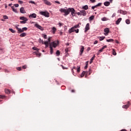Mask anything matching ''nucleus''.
<instances>
[{
    "instance_id": "1",
    "label": "nucleus",
    "mask_w": 131,
    "mask_h": 131,
    "mask_svg": "<svg viewBox=\"0 0 131 131\" xmlns=\"http://www.w3.org/2000/svg\"><path fill=\"white\" fill-rule=\"evenodd\" d=\"M60 12L61 13H64V16H68V15H69L70 14V12H71V15L72 17H74L75 16V14L76 13V11H75V9L74 8H68L67 9H65L63 8H61L59 10Z\"/></svg>"
},
{
    "instance_id": "2",
    "label": "nucleus",
    "mask_w": 131,
    "mask_h": 131,
    "mask_svg": "<svg viewBox=\"0 0 131 131\" xmlns=\"http://www.w3.org/2000/svg\"><path fill=\"white\" fill-rule=\"evenodd\" d=\"M92 72H91V69H89V72H84L83 71L81 74V77H83L84 75H85V77L88 76V75H91Z\"/></svg>"
},
{
    "instance_id": "3",
    "label": "nucleus",
    "mask_w": 131,
    "mask_h": 131,
    "mask_svg": "<svg viewBox=\"0 0 131 131\" xmlns=\"http://www.w3.org/2000/svg\"><path fill=\"white\" fill-rule=\"evenodd\" d=\"M40 14L42 16H45V17H50V13L48 12L41 11L40 12Z\"/></svg>"
},
{
    "instance_id": "4",
    "label": "nucleus",
    "mask_w": 131,
    "mask_h": 131,
    "mask_svg": "<svg viewBox=\"0 0 131 131\" xmlns=\"http://www.w3.org/2000/svg\"><path fill=\"white\" fill-rule=\"evenodd\" d=\"M104 32H105L104 35H108V33H109V32H110V30H109V28H105L104 29Z\"/></svg>"
},
{
    "instance_id": "5",
    "label": "nucleus",
    "mask_w": 131,
    "mask_h": 131,
    "mask_svg": "<svg viewBox=\"0 0 131 131\" xmlns=\"http://www.w3.org/2000/svg\"><path fill=\"white\" fill-rule=\"evenodd\" d=\"M80 12L81 13V16H83L84 17H85V16H86V11H85V10H80Z\"/></svg>"
},
{
    "instance_id": "6",
    "label": "nucleus",
    "mask_w": 131,
    "mask_h": 131,
    "mask_svg": "<svg viewBox=\"0 0 131 131\" xmlns=\"http://www.w3.org/2000/svg\"><path fill=\"white\" fill-rule=\"evenodd\" d=\"M90 30V24L88 23L86 25L85 28V30H84V32H88V31Z\"/></svg>"
},
{
    "instance_id": "7",
    "label": "nucleus",
    "mask_w": 131,
    "mask_h": 131,
    "mask_svg": "<svg viewBox=\"0 0 131 131\" xmlns=\"http://www.w3.org/2000/svg\"><path fill=\"white\" fill-rule=\"evenodd\" d=\"M43 2L45 5H47V6H52V3H51V2H49L48 0H43Z\"/></svg>"
},
{
    "instance_id": "8",
    "label": "nucleus",
    "mask_w": 131,
    "mask_h": 131,
    "mask_svg": "<svg viewBox=\"0 0 131 131\" xmlns=\"http://www.w3.org/2000/svg\"><path fill=\"white\" fill-rule=\"evenodd\" d=\"M84 51V47L81 46L80 50V56H82V53H83V51Z\"/></svg>"
},
{
    "instance_id": "9",
    "label": "nucleus",
    "mask_w": 131,
    "mask_h": 131,
    "mask_svg": "<svg viewBox=\"0 0 131 131\" xmlns=\"http://www.w3.org/2000/svg\"><path fill=\"white\" fill-rule=\"evenodd\" d=\"M35 27H37V28H38V29H40V30H43V28H42L41 26H39L38 24H36L35 25Z\"/></svg>"
},
{
    "instance_id": "10",
    "label": "nucleus",
    "mask_w": 131,
    "mask_h": 131,
    "mask_svg": "<svg viewBox=\"0 0 131 131\" xmlns=\"http://www.w3.org/2000/svg\"><path fill=\"white\" fill-rule=\"evenodd\" d=\"M106 48H107V45H105L104 46H103L101 49L99 50V53L100 54L101 53H102V52H103V51H104V50H105V49H106Z\"/></svg>"
},
{
    "instance_id": "11",
    "label": "nucleus",
    "mask_w": 131,
    "mask_h": 131,
    "mask_svg": "<svg viewBox=\"0 0 131 131\" xmlns=\"http://www.w3.org/2000/svg\"><path fill=\"white\" fill-rule=\"evenodd\" d=\"M51 46V47H53V48H56L57 47V43L55 42V41L51 42L50 45V47Z\"/></svg>"
},
{
    "instance_id": "12",
    "label": "nucleus",
    "mask_w": 131,
    "mask_h": 131,
    "mask_svg": "<svg viewBox=\"0 0 131 131\" xmlns=\"http://www.w3.org/2000/svg\"><path fill=\"white\" fill-rule=\"evenodd\" d=\"M20 12L21 13V14H25L26 13V11H25V10H24V7H21L20 9Z\"/></svg>"
},
{
    "instance_id": "13",
    "label": "nucleus",
    "mask_w": 131,
    "mask_h": 131,
    "mask_svg": "<svg viewBox=\"0 0 131 131\" xmlns=\"http://www.w3.org/2000/svg\"><path fill=\"white\" fill-rule=\"evenodd\" d=\"M30 18H36V14L35 13H32V14H30V15L29 16Z\"/></svg>"
},
{
    "instance_id": "14",
    "label": "nucleus",
    "mask_w": 131,
    "mask_h": 131,
    "mask_svg": "<svg viewBox=\"0 0 131 131\" xmlns=\"http://www.w3.org/2000/svg\"><path fill=\"white\" fill-rule=\"evenodd\" d=\"M128 107H129V103H128L127 104L122 106V108L124 109H127Z\"/></svg>"
},
{
    "instance_id": "15",
    "label": "nucleus",
    "mask_w": 131,
    "mask_h": 131,
    "mask_svg": "<svg viewBox=\"0 0 131 131\" xmlns=\"http://www.w3.org/2000/svg\"><path fill=\"white\" fill-rule=\"evenodd\" d=\"M121 20H122V18H119L117 20H116V24H117V25H118V24H119L120 22H121Z\"/></svg>"
},
{
    "instance_id": "16",
    "label": "nucleus",
    "mask_w": 131,
    "mask_h": 131,
    "mask_svg": "<svg viewBox=\"0 0 131 131\" xmlns=\"http://www.w3.org/2000/svg\"><path fill=\"white\" fill-rule=\"evenodd\" d=\"M75 31V29L74 28L72 27L69 30V33H72V32H74Z\"/></svg>"
},
{
    "instance_id": "17",
    "label": "nucleus",
    "mask_w": 131,
    "mask_h": 131,
    "mask_svg": "<svg viewBox=\"0 0 131 131\" xmlns=\"http://www.w3.org/2000/svg\"><path fill=\"white\" fill-rule=\"evenodd\" d=\"M104 6H105V7H108V6H110V2H105L104 3Z\"/></svg>"
},
{
    "instance_id": "18",
    "label": "nucleus",
    "mask_w": 131,
    "mask_h": 131,
    "mask_svg": "<svg viewBox=\"0 0 131 131\" xmlns=\"http://www.w3.org/2000/svg\"><path fill=\"white\" fill-rule=\"evenodd\" d=\"M26 35H27L26 33H23L20 34L19 36H20V37H25V36H26Z\"/></svg>"
},
{
    "instance_id": "19",
    "label": "nucleus",
    "mask_w": 131,
    "mask_h": 131,
    "mask_svg": "<svg viewBox=\"0 0 131 131\" xmlns=\"http://www.w3.org/2000/svg\"><path fill=\"white\" fill-rule=\"evenodd\" d=\"M28 21V19L26 18L24 20H23V21H20V23L21 24H25V23H26V21Z\"/></svg>"
},
{
    "instance_id": "20",
    "label": "nucleus",
    "mask_w": 131,
    "mask_h": 131,
    "mask_svg": "<svg viewBox=\"0 0 131 131\" xmlns=\"http://www.w3.org/2000/svg\"><path fill=\"white\" fill-rule=\"evenodd\" d=\"M50 54L51 55H52L53 53H54V51L53 49V47L51 46H50Z\"/></svg>"
},
{
    "instance_id": "21",
    "label": "nucleus",
    "mask_w": 131,
    "mask_h": 131,
    "mask_svg": "<svg viewBox=\"0 0 131 131\" xmlns=\"http://www.w3.org/2000/svg\"><path fill=\"white\" fill-rule=\"evenodd\" d=\"M5 93L6 94H7V95H10V94H11V91H10V90H5Z\"/></svg>"
},
{
    "instance_id": "22",
    "label": "nucleus",
    "mask_w": 131,
    "mask_h": 131,
    "mask_svg": "<svg viewBox=\"0 0 131 131\" xmlns=\"http://www.w3.org/2000/svg\"><path fill=\"white\" fill-rule=\"evenodd\" d=\"M22 32H23V29H21V28H18V29L17 30V33H22Z\"/></svg>"
},
{
    "instance_id": "23",
    "label": "nucleus",
    "mask_w": 131,
    "mask_h": 131,
    "mask_svg": "<svg viewBox=\"0 0 131 131\" xmlns=\"http://www.w3.org/2000/svg\"><path fill=\"white\" fill-rule=\"evenodd\" d=\"M52 31L53 33L55 34L56 33V31H57V29L55 27H53L52 28Z\"/></svg>"
},
{
    "instance_id": "24",
    "label": "nucleus",
    "mask_w": 131,
    "mask_h": 131,
    "mask_svg": "<svg viewBox=\"0 0 131 131\" xmlns=\"http://www.w3.org/2000/svg\"><path fill=\"white\" fill-rule=\"evenodd\" d=\"M94 18H95V16L92 15V16H90V17L89 18L90 21H93V20H94Z\"/></svg>"
},
{
    "instance_id": "25",
    "label": "nucleus",
    "mask_w": 131,
    "mask_h": 131,
    "mask_svg": "<svg viewBox=\"0 0 131 131\" xmlns=\"http://www.w3.org/2000/svg\"><path fill=\"white\" fill-rule=\"evenodd\" d=\"M82 9H83V10H88L89 6L88 5H85L82 7Z\"/></svg>"
},
{
    "instance_id": "26",
    "label": "nucleus",
    "mask_w": 131,
    "mask_h": 131,
    "mask_svg": "<svg viewBox=\"0 0 131 131\" xmlns=\"http://www.w3.org/2000/svg\"><path fill=\"white\" fill-rule=\"evenodd\" d=\"M80 72V67L78 66L77 68V72H78V73H79Z\"/></svg>"
},
{
    "instance_id": "27",
    "label": "nucleus",
    "mask_w": 131,
    "mask_h": 131,
    "mask_svg": "<svg viewBox=\"0 0 131 131\" xmlns=\"http://www.w3.org/2000/svg\"><path fill=\"white\" fill-rule=\"evenodd\" d=\"M106 41H107V42H112V41H114V40L113 39H106Z\"/></svg>"
},
{
    "instance_id": "28",
    "label": "nucleus",
    "mask_w": 131,
    "mask_h": 131,
    "mask_svg": "<svg viewBox=\"0 0 131 131\" xmlns=\"http://www.w3.org/2000/svg\"><path fill=\"white\" fill-rule=\"evenodd\" d=\"M11 9H12L13 12H15V13H17V9H15V8H14V6H12Z\"/></svg>"
},
{
    "instance_id": "29",
    "label": "nucleus",
    "mask_w": 131,
    "mask_h": 131,
    "mask_svg": "<svg viewBox=\"0 0 131 131\" xmlns=\"http://www.w3.org/2000/svg\"><path fill=\"white\" fill-rule=\"evenodd\" d=\"M9 30L12 33H16V31L13 30V29H9Z\"/></svg>"
},
{
    "instance_id": "30",
    "label": "nucleus",
    "mask_w": 131,
    "mask_h": 131,
    "mask_svg": "<svg viewBox=\"0 0 131 131\" xmlns=\"http://www.w3.org/2000/svg\"><path fill=\"white\" fill-rule=\"evenodd\" d=\"M43 43L46 47H49V41H45Z\"/></svg>"
},
{
    "instance_id": "31",
    "label": "nucleus",
    "mask_w": 131,
    "mask_h": 131,
    "mask_svg": "<svg viewBox=\"0 0 131 131\" xmlns=\"http://www.w3.org/2000/svg\"><path fill=\"white\" fill-rule=\"evenodd\" d=\"M34 53L36 54L37 57H40L41 54L40 53H38V52H34Z\"/></svg>"
},
{
    "instance_id": "32",
    "label": "nucleus",
    "mask_w": 131,
    "mask_h": 131,
    "mask_svg": "<svg viewBox=\"0 0 131 131\" xmlns=\"http://www.w3.org/2000/svg\"><path fill=\"white\" fill-rule=\"evenodd\" d=\"M56 56H60V51L57 50L56 51Z\"/></svg>"
},
{
    "instance_id": "33",
    "label": "nucleus",
    "mask_w": 131,
    "mask_h": 131,
    "mask_svg": "<svg viewBox=\"0 0 131 131\" xmlns=\"http://www.w3.org/2000/svg\"><path fill=\"white\" fill-rule=\"evenodd\" d=\"M25 19H27V18L26 17H24V16H21V17H20V20H25Z\"/></svg>"
},
{
    "instance_id": "34",
    "label": "nucleus",
    "mask_w": 131,
    "mask_h": 131,
    "mask_svg": "<svg viewBox=\"0 0 131 131\" xmlns=\"http://www.w3.org/2000/svg\"><path fill=\"white\" fill-rule=\"evenodd\" d=\"M39 42L43 45L45 41H43V40H42L41 38H39Z\"/></svg>"
},
{
    "instance_id": "35",
    "label": "nucleus",
    "mask_w": 131,
    "mask_h": 131,
    "mask_svg": "<svg viewBox=\"0 0 131 131\" xmlns=\"http://www.w3.org/2000/svg\"><path fill=\"white\" fill-rule=\"evenodd\" d=\"M33 50H34V51H38L39 50V49H38V48H37L35 47H33Z\"/></svg>"
},
{
    "instance_id": "36",
    "label": "nucleus",
    "mask_w": 131,
    "mask_h": 131,
    "mask_svg": "<svg viewBox=\"0 0 131 131\" xmlns=\"http://www.w3.org/2000/svg\"><path fill=\"white\" fill-rule=\"evenodd\" d=\"M89 65V61L86 62V66L84 67V69H88V66Z\"/></svg>"
},
{
    "instance_id": "37",
    "label": "nucleus",
    "mask_w": 131,
    "mask_h": 131,
    "mask_svg": "<svg viewBox=\"0 0 131 131\" xmlns=\"http://www.w3.org/2000/svg\"><path fill=\"white\" fill-rule=\"evenodd\" d=\"M125 23L126 24H129L130 23V20H129V19H126Z\"/></svg>"
},
{
    "instance_id": "38",
    "label": "nucleus",
    "mask_w": 131,
    "mask_h": 131,
    "mask_svg": "<svg viewBox=\"0 0 131 131\" xmlns=\"http://www.w3.org/2000/svg\"><path fill=\"white\" fill-rule=\"evenodd\" d=\"M99 39H100V41L103 40V39H105V36L100 37Z\"/></svg>"
},
{
    "instance_id": "39",
    "label": "nucleus",
    "mask_w": 131,
    "mask_h": 131,
    "mask_svg": "<svg viewBox=\"0 0 131 131\" xmlns=\"http://www.w3.org/2000/svg\"><path fill=\"white\" fill-rule=\"evenodd\" d=\"M16 69L18 71H21V70H22V68L21 67H17V68H16Z\"/></svg>"
},
{
    "instance_id": "40",
    "label": "nucleus",
    "mask_w": 131,
    "mask_h": 131,
    "mask_svg": "<svg viewBox=\"0 0 131 131\" xmlns=\"http://www.w3.org/2000/svg\"><path fill=\"white\" fill-rule=\"evenodd\" d=\"M79 27V25H77L74 26L73 28H74V29H75V28H78Z\"/></svg>"
},
{
    "instance_id": "41",
    "label": "nucleus",
    "mask_w": 131,
    "mask_h": 131,
    "mask_svg": "<svg viewBox=\"0 0 131 131\" xmlns=\"http://www.w3.org/2000/svg\"><path fill=\"white\" fill-rule=\"evenodd\" d=\"M29 4H33V5H36V3L34 2V1H30L29 2Z\"/></svg>"
},
{
    "instance_id": "42",
    "label": "nucleus",
    "mask_w": 131,
    "mask_h": 131,
    "mask_svg": "<svg viewBox=\"0 0 131 131\" xmlns=\"http://www.w3.org/2000/svg\"><path fill=\"white\" fill-rule=\"evenodd\" d=\"M101 6H102V3H99L96 5V8H98V7H101Z\"/></svg>"
},
{
    "instance_id": "43",
    "label": "nucleus",
    "mask_w": 131,
    "mask_h": 131,
    "mask_svg": "<svg viewBox=\"0 0 131 131\" xmlns=\"http://www.w3.org/2000/svg\"><path fill=\"white\" fill-rule=\"evenodd\" d=\"M113 55H114V56H116V52H115V50L114 49H113Z\"/></svg>"
},
{
    "instance_id": "44",
    "label": "nucleus",
    "mask_w": 131,
    "mask_h": 131,
    "mask_svg": "<svg viewBox=\"0 0 131 131\" xmlns=\"http://www.w3.org/2000/svg\"><path fill=\"white\" fill-rule=\"evenodd\" d=\"M4 98H6V96H5V95H0V99H4Z\"/></svg>"
},
{
    "instance_id": "45",
    "label": "nucleus",
    "mask_w": 131,
    "mask_h": 131,
    "mask_svg": "<svg viewBox=\"0 0 131 131\" xmlns=\"http://www.w3.org/2000/svg\"><path fill=\"white\" fill-rule=\"evenodd\" d=\"M95 58H96V56L94 55L91 59V60L92 61H94V60H95Z\"/></svg>"
},
{
    "instance_id": "46",
    "label": "nucleus",
    "mask_w": 131,
    "mask_h": 131,
    "mask_svg": "<svg viewBox=\"0 0 131 131\" xmlns=\"http://www.w3.org/2000/svg\"><path fill=\"white\" fill-rule=\"evenodd\" d=\"M102 21H107V18L103 17L101 18Z\"/></svg>"
},
{
    "instance_id": "47",
    "label": "nucleus",
    "mask_w": 131,
    "mask_h": 131,
    "mask_svg": "<svg viewBox=\"0 0 131 131\" xmlns=\"http://www.w3.org/2000/svg\"><path fill=\"white\" fill-rule=\"evenodd\" d=\"M42 37H43V38H45V39H47V38H48L46 34L43 35Z\"/></svg>"
},
{
    "instance_id": "48",
    "label": "nucleus",
    "mask_w": 131,
    "mask_h": 131,
    "mask_svg": "<svg viewBox=\"0 0 131 131\" xmlns=\"http://www.w3.org/2000/svg\"><path fill=\"white\" fill-rule=\"evenodd\" d=\"M22 29H23V32H24V31H26V30H27V28L25 27V28H23Z\"/></svg>"
},
{
    "instance_id": "49",
    "label": "nucleus",
    "mask_w": 131,
    "mask_h": 131,
    "mask_svg": "<svg viewBox=\"0 0 131 131\" xmlns=\"http://www.w3.org/2000/svg\"><path fill=\"white\" fill-rule=\"evenodd\" d=\"M58 25H59V27H61L62 25H64V24H62L61 23H59Z\"/></svg>"
},
{
    "instance_id": "50",
    "label": "nucleus",
    "mask_w": 131,
    "mask_h": 131,
    "mask_svg": "<svg viewBox=\"0 0 131 131\" xmlns=\"http://www.w3.org/2000/svg\"><path fill=\"white\" fill-rule=\"evenodd\" d=\"M61 66L62 69H63V70L68 69V68H66V67L63 66V65H61Z\"/></svg>"
},
{
    "instance_id": "51",
    "label": "nucleus",
    "mask_w": 131,
    "mask_h": 131,
    "mask_svg": "<svg viewBox=\"0 0 131 131\" xmlns=\"http://www.w3.org/2000/svg\"><path fill=\"white\" fill-rule=\"evenodd\" d=\"M19 26V25L14 26V27H15L16 29L18 30L19 29V28L18 27Z\"/></svg>"
},
{
    "instance_id": "52",
    "label": "nucleus",
    "mask_w": 131,
    "mask_h": 131,
    "mask_svg": "<svg viewBox=\"0 0 131 131\" xmlns=\"http://www.w3.org/2000/svg\"><path fill=\"white\" fill-rule=\"evenodd\" d=\"M3 18H4V19H5V20L7 19H8V16H7V15H4V16H3Z\"/></svg>"
},
{
    "instance_id": "53",
    "label": "nucleus",
    "mask_w": 131,
    "mask_h": 131,
    "mask_svg": "<svg viewBox=\"0 0 131 131\" xmlns=\"http://www.w3.org/2000/svg\"><path fill=\"white\" fill-rule=\"evenodd\" d=\"M18 4H20V5H22V4H23V1H18Z\"/></svg>"
},
{
    "instance_id": "54",
    "label": "nucleus",
    "mask_w": 131,
    "mask_h": 131,
    "mask_svg": "<svg viewBox=\"0 0 131 131\" xmlns=\"http://www.w3.org/2000/svg\"><path fill=\"white\" fill-rule=\"evenodd\" d=\"M76 33H78L79 32V29L75 30Z\"/></svg>"
},
{
    "instance_id": "55",
    "label": "nucleus",
    "mask_w": 131,
    "mask_h": 131,
    "mask_svg": "<svg viewBox=\"0 0 131 131\" xmlns=\"http://www.w3.org/2000/svg\"><path fill=\"white\" fill-rule=\"evenodd\" d=\"M95 8H97V6L96 5L92 7V10H95Z\"/></svg>"
},
{
    "instance_id": "56",
    "label": "nucleus",
    "mask_w": 131,
    "mask_h": 131,
    "mask_svg": "<svg viewBox=\"0 0 131 131\" xmlns=\"http://www.w3.org/2000/svg\"><path fill=\"white\" fill-rule=\"evenodd\" d=\"M26 68H27V67L26 66V65L23 66V69H26Z\"/></svg>"
},
{
    "instance_id": "57",
    "label": "nucleus",
    "mask_w": 131,
    "mask_h": 131,
    "mask_svg": "<svg viewBox=\"0 0 131 131\" xmlns=\"http://www.w3.org/2000/svg\"><path fill=\"white\" fill-rule=\"evenodd\" d=\"M90 2H91V3H96V0H90Z\"/></svg>"
},
{
    "instance_id": "58",
    "label": "nucleus",
    "mask_w": 131,
    "mask_h": 131,
    "mask_svg": "<svg viewBox=\"0 0 131 131\" xmlns=\"http://www.w3.org/2000/svg\"><path fill=\"white\" fill-rule=\"evenodd\" d=\"M14 7L18 8V7H19V4H14Z\"/></svg>"
},
{
    "instance_id": "59",
    "label": "nucleus",
    "mask_w": 131,
    "mask_h": 131,
    "mask_svg": "<svg viewBox=\"0 0 131 131\" xmlns=\"http://www.w3.org/2000/svg\"><path fill=\"white\" fill-rule=\"evenodd\" d=\"M77 14V15H78V16L81 15V13L80 11V12H78Z\"/></svg>"
},
{
    "instance_id": "60",
    "label": "nucleus",
    "mask_w": 131,
    "mask_h": 131,
    "mask_svg": "<svg viewBox=\"0 0 131 131\" xmlns=\"http://www.w3.org/2000/svg\"><path fill=\"white\" fill-rule=\"evenodd\" d=\"M97 43H98V41L97 40L94 41V45H97Z\"/></svg>"
},
{
    "instance_id": "61",
    "label": "nucleus",
    "mask_w": 131,
    "mask_h": 131,
    "mask_svg": "<svg viewBox=\"0 0 131 131\" xmlns=\"http://www.w3.org/2000/svg\"><path fill=\"white\" fill-rule=\"evenodd\" d=\"M51 37H49L48 38V42H51Z\"/></svg>"
},
{
    "instance_id": "62",
    "label": "nucleus",
    "mask_w": 131,
    "mask_h": 131,
    "mask_svg": "<svg viewBox=\"0 0 131 131\" xmlns=\"http://www.w3.org/2000/svg\"><path fill=\"white\" fill-rule=\"evenodd\" d=\"M66 53H68V48L65 49Z\"/></svg>"
},
{
    "instance_id": "63",
    "label": "nucleus",
    "mask_w": 131,
    "mask_h": 131,
    "mask_svg": "<svg viewBox=\"0 0 131 131\" xmlns=\"http://www.w3.org/2000/svg\"><path fill=\"white\" fill-rule=\"evenodd\" d=\"M55 3H56V4H58V5H60V4L59 1H55Z\"/></svg>"
},
{
    "instance_id": "64",
    "label": "nucleus",
    "mask_w": 131,
    "mask_h": 131,
    "mask_svg": "<svg viewBox=\"0 0 131 131\" xmlns=\"http://www.w3.org/2000/svg\"><path fill=\"white\" fill-rule=\"evenodd\" d=\"M90 50H91V48L89 47V48H88V51H90Z\"/></svg>"
}]
</instances>
